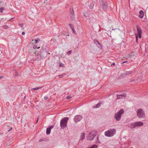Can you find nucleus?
I'll return each mask as SVG.
<instances>
[{
  "mask_svg": "<svg viewBox=\"0 0 148 148\" xmlns=\"http://www.w3.org/2000/svg\"><path fill=\"white\" fill-rule=\"evenodd\" d=\"M99 140L98 139V136H97V140L96 141L97 143H99Z\"/></svg>",
  "mask_w": 148,
  "mask_h": 148,
  "instance_id": "35",
  "label": "nucleus"
},
{
  "mask_svg": "<svg viewBox=\"0 0 148 148\" xmlns=\"http://www.w3.org/2000/svg\"><path fill=\"white\" fill-rule=\"evenodd\" d=\"M137 40H138V37L137 36H136V40L137 41Z\"/></svg>",
  "mask_w": 148,
  "mask_h": 148,
  "instance_id": "42",
  "label": "nucleus"
},
{
  "mask_svg": "<svg viewBox=\"0 0 148 148\" xmlns=\"http://www.w3.org/2000/svg\"><path fill=\"white\" fill-rule=\"evenodd\" d=\"M19 26L22 28V29H23L24 28L23 27V23H19L18 24Z\"/></svg>",
  "mask_w": 148,
  "mask_h": 148,
  "instance_id": "24",
  "label": "nucleus"
},
{
  "mask_svg": "<svg viewBox=\"0 0 148 148\" xmlns=\"http://www.w3.org/2000/svg\"><path fill=\"white\" fill-rule=\"evenodd\" d=\"M126 94L125 93L123 92L120 94H118L116 95V97L117 99H120L122 98H125Z\"/></svg>",
  "mask_w": 148,
  "mask_h": 148,
  "instance_id": "9",
  "label": "nucleus"
},
{
  "mask_svg": "<svg viewBox=\"0 0 148 148\" xmlns=\"http://www.w3.org/2000/svg\"><path fill=\"white\" fill-rule=\"evenodd\" d=\"M136 127L141 126L143 125V123L141 121L135 122Z\"/></svg>",
  "mask_w": 148,
  "mask_h": 148,
  "instance_id": "11",
  "label": "nucleus"
},
{
  "mask_svg": "<svg viewBox=\"0 0 148 148\" xmlns=\"http://www.w3.org/2000/svg\"><path fill=\"white\" fill-rule=\"evenodd\" d=\"M136 53L134 52H132L129 55V56L130 58H132L136 55Z\"/></svg>",
  "mask_w": 148,
  "mask_h": 148,
  "instance_id": "18",
  "label": "nucleus"
},
{
  "mask_svg": "<svg viewBox=\"0 0 148 148\" xmlns=\"http://www.w3.org/2000/svg\"><path fill=\"white\" fill-rule=\"evenodd\" d=\"M94 5V3H91L90 4V6H89L90 8L91 9H92L93 8Z\"/></svg>",
  "mask_w": 148,
  "mask_h": 148,
  "instance_id": "22",
  "label": "nucleus"
},
{
  "mask_svg": "<svg viewBox=\"0 0 148 148\" xmlns=\"http://www.w3.org/2000/svg\"><path fill=\"white\" fill-rule=\"evenodd\" d=\"M99 2L103 10L106 9L108 8L107 2L104 0H99Z\"/></svg>",
  "mask_w": 148,
  "mask_h": 148,
  "instance_id": "6",
  "label": "nucleus"
},
{
  "mask_svg": "<svg viewBox=\"0 0 148 148\" xmlns=\"http://www.w3.org/2000/svg\"><path fill=\"white\" fill-rule=\"evenodd\" d=\"M116 130L115 129H112L109 130L105 132V135L108 137H111L113 136L115 133Z\"/></svg>",
  "mask_w": 148,
  "mask_h": 148,
  "instance_id": "3",
  "label": "nucleus"
},
{
  "mask_svg": "<svg viewBox=\"0 0 148 148\" xmlns=\"http://www.w3.org/2000/svg\"><path fill=\"white\" fill-rule=\"evenodd\" d=\"M82 118L83 117L81 115H77L75 116L73 119L75 123H77L80 121Z\"/></svg>",
  "mask_w": 148,
  "mask_h": 148,
  "instance_id": "8",
  "label": "nucleus"
},
{
  "mask_svg": "<svg viewBox=\"0 0 148 148\" xmlns=\"http://www.w3.org/2000/svg\"><path fill=\"white\" fill-rule=\"evenodd\" d=\"M35 41L36 43H38L40 41V40L39 38H37V39H35Z\"/></svg>",
  "mask_w": 148,
  "mask_h": 148,
  "instance_id": "23",
  "label": "nucleus"
},
{
  "mask_svg": "<svg viewBox=\"0 0 148 148\" xmlns=\"http://www.w3.org/2000/svg\"><path fill=\"white\" fill-rule=\"evenodd\" d=\"M48 98V97H47V96H45L44 98V99L45 100H46Z\"/></svg>",
  "mask_w": 148,
  "mask_h": 148,
  "instance_id": "33",
  "label": "nucleus"
},
{
  "mask_svg": "<svg viewBox=\"0 0 148 148\" xmlns=\"http://www.w3.org/2000/svg\"><path fill=\"white\" fill-rule=\"evenodd\" d=\"M70 16L71 19L73 20L74 19V12L73 8H71L70 10Z\"/></svg>",
  "mask_w": 148,
  "mask_h": 148,
  "instance_id": "12",
  "label": "nucleus"
},
{
  "mask_svg": "<svg viewBox=\"0 0 148 148\" xmlns=\"http://www.w3.org/2000/svg\"><path fill=\"white\" fill-rule=\"evenodd\" d=\"M71 53H72L71 50L67 52V54L68 55H69Z\"/></svg>",
  "mask_w": 148,
  "mask_h": 148,
  "instance_id": "29",
  "label": "nucleus"
},
{
  "mask_svg": "<svg viewBox=\"0 0 148 148\" xmlns=\"http://www.w3.org/2000/svg\"><path fill=\"white\" fill-rule=\"evenodd\" d=\"M12 127H11L10 129H9V130H8V132L12 130Z\"/></svg>",
  "mask_w": 148,
  "mask_h": 148,
  "instance_id": "39",
  "label": "nucleus"
},
{
  "mask_svg": "<svg viewBox=\"0 0 148 148\" xmlns=\"http://www.w3.org/2000/svg\"><path fill=\"white\" fill-rule=\"evenodd\" d=\"M3 133H1L0 134V135L2 136L3 134Z\"/></svg>",
  "mask_w": 148,
  "mask_h": 148,
  "instance_id": "43",
  "label": "nucleus"
},
{
  "mask_svg": "<svg viewBox=\"0 0 148 148\" xmlns=\"http://www.w3.org/2000/svg\"><path fill=\"white\" fill-rule=\"evenodd\" d=\"M139 13L140 14L139 16V17L141 18H143L144 15V12L142 10H140Z\"/></svg>",
  "mask_w": 148,
  "mask_h": 148,
  "instance_id": "13",
  "label": "nucleus"
},
{
  "mask_svg": "<svg viewBox=\"0 0 148 148\" xmlns=\"http://www.w3.org/2000/svg\"><path fill=\"white\" fill-rule=\"evenodd\" d=\"M137 32L138 34H141V29H140V27H139L137 26Z\"/></svg>",
  "mask_w": 148,
  "mask_h": 148,
  "instance_id": "16",
  "label": "nucleus"
},
{
  "mask_svg": "<svg viewBox=\"0 0 148 148\" xmlns=\"http://www.w3.org/2000/svg\"><path fill=\"white\" fill-rule=\"evenodd\" d=\"M4 10L3 8H0V12L1 13H2L3 12V10Z\"/></svg>",
  "mask_w": 148,
  "mask_h": 148,
  "instance_id": "28",
  "label": "nucleus"
},
{
  "mask_svg": "<svg viewBox=\"0 0 148 148\" xmlns=\"http://www.w3.org/2000/svg\"><path fill=\"white\" fill-rule=\"evenodd\" d=\"M41 88L40 87H37L35 88H34L32 89V90H38L39 89H40Z\"/></svg>",
  "mask_w": 148,
  "mask_h": 148,
  "instance_id": "27",
  "label": "nucleus"
},
{
  "mask_svg": "<svg viewBox=\"0 0 148 148\" xmlns=\"http://www.w3.org/2000/svg\"><path fill=\"white\" fill-rule=\"evenodd\" d=\"M138 37L140 38H141V34H138Z\"/></svg>",
  "mask_w": 148,
  "mask_h": 148,
  "instance_id": "36",
  "label": "nucleus"
},
{
  "mask_svg": "<svg viewBox=\"0 0 148 148\" xmlns=\"http://www.w3.org/2000/svg\"><path fill=\"white\" fill-rule=\"evenodd\" d=\"M127 62V61H125L124 62H123L122 63H121V64L125 63L126 62Z\"/></svg>",
  "mask_w": 148,
  "mask_h": 148,
  "instance_id": "38",
  "label": "nucleus"
},
{
  "mask_svg": "<svg viewBox=\"0 0 148 148\" xmlns=\"http://www.w3.org/2000/svg\"><path fill=\"white\" fill-rule=\"evenodd\" d=\"M59 65L61 67H63L64 66V64L62 63H60Z\"/></svg>",
  "mask_w": 148,
  "mask_h": 148,
  "instance_id": "30",
  "label": "nucleus"
},
{
  "mask_svg": "<svg viewBox=\"0 0 148 148\" xmlns=\"http://www.w3.org/2000/svg\"><path fill=\"white\" fill-rule=\"evenodd\" d=\"M65 74H66L65 73H64L62 75H58L59 77L60 78H62L64 76Z\"/></svg>",
  "mask_w": 148,
  "mask_h": 148,
  "instance_id": "26",
  "label": "nucleus"
},
{
  "mask_svg": "<svg viewBox=\"0 0 148 148\" xmlns=\"http://www.w3.org/2000/svg\"><path fill=\"white\" fill-rule=\"evenodd\" d=\"M135 122L131 123H129L128 125V127L132 129L136 128Z\"/></svg>",
  "mask_w": 148,
  "mask_h": 148,
  "instance_id": "10",
  "label": "nucleus"
},
{
  "mask_svg": "<svg viewBox=\"0 0 148 148\" xmlns=\"http://www.w3.org/2000/svg\"><path fill=\"white\" fill-rule=\"evenodd\" d=\"M97 145H94L91 147H89V148H97Z\"/></svg>",
  "mask_w": 148,
  "mask_h": 148,
  "instance_id": "25",
  "label": "nucleus"
},
{
  "mask_svg": "<svg viewBox=\"0 0 148 148\" xmlns=\"http://www.w3.org/2000/svg\"><path fill=\"white\" fill-rule=\"evenodd\" d=\"M71 98V95H69L66 98L67 99H70Z\"/></svg>",
  "mask_w": 148,
  "mask_h": 148,
  "instance_id": "31",
  "label": "nucleus"
},
{
  "mask_svg": "<svg viewBox=\"0 0 148 148\" xmlns=\"http://www.w3.org/2000/svg\"><path fill=\"white\" fill-rule=\"evenodd\" d=\"M69 25L71 28L73 33L75 34H76V32L74 28L72 27V25L71 24H69Z\"/></svg>",
  "mask_w": 148,
  "mask_h": 148,
  "instance_id": "17",
  "label": "nucleus"
},
{
  "mask_svg": "<svg viewBox=\"0 0 148 148\" xmlns=\"http://www.w3.org/2000/svg\"><path fill=\"white\" fill-rule=\"evenodd\" d=\"M38 118L37 119V121H36V123H37L38 121Z\"/></svg>",
  "mask_w": 148,
  "mask_h": 148,
  "instance_id": "44",
  "label": "nucleus"
},
{
  "mask_svg": "<svg viewBox=\"0 0 148 148\" xmlns=\"http://www.w3.org/2000/svg\"><path fill=\"white\" fill-rule=\"evenodd\" d=\"M85 137V134L84 133H82L81 134L80 136V140H83Z\"/></svg>",
  "mask_w": 148,
  "mask_h": 148,
  "instance_id": "14",
  "label": "nucleus"
},
{
  "mask_svg": "<svg viewBox=\"0 0 148 148\" xmlns=\"http://www.w3.org/2000/svg\"><path fill=\"white\" fill-rule=\"evenodd\" d=\"M37 46L36 45H34L33 47V48L34 49H36V48H37Z\"/></svg>",
  "mask_w": 148,
  "mask_h": 148,
  "instance_id": "32",
  "label": "nucleus"
},
{
  "mask_svg": "<svg viewBox=\"0 0 148 148\" xmlns=\"http://www.w3.org/2000/svg\"><path fill=\"white\" fill-rule=\"evenodd\" d=\"M39 141H40H40H41L40 139V140H39Z\"/></svg>",
  "mask_w": 148,
  "mask_h": 148,
  "instance_id": "45",
  "label": "nucleus"
},
{
  "mask_svg": "<svg viewBox=\"0 0 148 148\" xmlns=\"http://www.w3.org/2000/svg\"><path fill=\"white\" fill-rule=\"evenodd\" d=\"M25 34V32H23L22 33V34L23 35H24Z\"/></svg>",
  "mask_w": 148,
  "mask_h": 148,
  "instance_id": "37",
  "label": "nucleus"
},
{
  "mask_svg": "<svg viewBox=\"0 0 148 148\" xmlns=\"http://www.w3.org/2000/svg\"><path fill=\"white\" fill-rule=\"evenodd\" d=\"M47 131H46V134L47 135H49L50 134V132H51V130L50 129H49V128H47Z\"/></svg>",
  "mask_w": 148,
  "mask_h": 148,
  "instance_id": "19",
  "label": "nucleus"
},
{
  "mask_svg": "<svg viewBox=\"0 0 148 148\" xmlns=\"http://www.w3.org/2000/svg\"><path fill=\"white\" fill-rule=\"evenodd\" d=\"M133 73V72L132 71H125L124 73V75H129L132 74Z\"/></svg>",
  "mask_w": 148,
  "mask_h": 148,
  "instance_id": "15",
  "label": "nucleus"
},
{
  "mask_svg": "<svg viewBox=\"0 0 148 148\" xmlns=\"http://www.w3.org/2000/svg\"><path fill=\"white\" fill-rule=\"evenodd\" d=\"M97 134V132L95 131H92L90 132L87 136V140H92L94 139V137Z\"/></svg>",
  "mask_w": 148,
  "mask_h": 148,
  "instance_id": "5",
  "label": "nucleus"
},
{
  "mask_svg": "<svg viewBox=\"0 0 148 148\" xmlns=\"http://www.w3.org/2000/svg\"><path fill=\"white\" fill-rule=\"evenodd\" d=\"M124 111L123 109H121L115 113L114 115V118L116 121H119L122 115L124 113Z\"/></svg>",
  "mask_w": 148,
  "mask_h": 148,
  "instance_id": "1",
  "label": "nucleus"
},
{
  "mask_svg": "<svg viewBox=\"0 0 148 148\" xmlns=\"http://www.w3.org/2000/svg\"><path fill=\"white\" fill-rule=\"evenodd\" d=\"M3 77V76H0V79L2 78Z\"/></svg>",
  "mask_w": 148,
  "mask_h": 148,
  "instance_id": "40",
  "label": "nucleus"
},
{
  "mask_svg": "<svg viewBox=\"0 0 148 148\" xmlns=\"http://www.w3.org/2000/svg\"><path fill=\"white\" fill-rule=\"evenodd\" d=\"M112 65L114 66L115 65V64L114 63H113Z\"/></svg>",
  "mask_w": 148,
  "mask_h": 148,
  "instance_id": "41",
  "label": "nucleus"
},
{
  "mask_svg": "<svg viewBox=\"0 0 148 148\" xmlns=\"http://www.w3.org/2000/svg\"><path fill=\"white\" fill-rule=\"evenodd\" d=\"M94 42H95V44L97 45H99L98 46H101L99 42H98V41L97 40H94Z\"/></svg>",
  "mask_w": 148,
  "mask_h": 148,
  "instance_id": "21",
  "label": "nucleus"
},
{
  "mask_svg": "<svg viewBox=\"0 0 148 148\" xmlns=\"http://www.w3.org/2000/svg\"><path fill=\"white\" fill-rule=\"evenodd\" d=\"M40 48V47H38V49H39V48Z\"/></svg>",
  "mask_w": 148,
  "mask_h": 148,
  "instance_id": "46",
  "label": "nucleus"
},
{
  "mask_svg": "<svg viewBox=\"0 0 148 148\" xmlns=\"http://www.w3.org/2000/svg\"><path fill=\"white\" fill-rule=\"evenodd\" d=\"M53 126H54L53 125L49 127L48 128H49V129H50L51 130V129H52L53 128Z\"/></svg>",
  "mask_w": 148,
  "mask_h": 148,
  "instance_id": "34",
  "label": "nucleus"
},
{
  "mask_svg": "<svg viewBox=\"0 0 148 148\" xmlns=\"http://www.w3.org/2000/svg\"><path fill=\"white\" fill-rule=\"evenodd\" d=\"M101 103H99L97 104L95 107H93L94 108H99L100 107L101 104Z\"/></svg>",
  "mask_w": 148,
  "mask_h": 148,
  "instance_id": "20",
  "label": "nucleus"
},
{
  "mask_svg": "<svg viewBox=\"0 0 148 148\" xmlns=\"http://www.w3.org/2000/svg\"><path fill=\"white\" fill-rule=\"evenodd\" d=\"M40 55L42 58H44L47 56V53L45 50L42 49L40 51Z\"/></svg>",
  "mask_w": 148,
  "mask_h": 148,
  "instance_id": "7",
  "label": "nucleus"
},
{
  "mask_svg": "<svg viewBox=\"0 0 148 148\" xmlns=\"http://www.w3.org/2000/svg\"><path fill=\"white\" fill-rule=\"evenodd\" d=\"M137 115L139 119L144 118L145 117V113L141 108H139L137 111Z\"/></svg>",
  "mask_w": 148,
  "mask_h": 148,
  "instance_id": "4",
  "label": "nucleus"
},
{
  "mask_svg": "<svg viewBox=\"0 0 148 148\" xmlns=\"http://www.w3.org/2000/svg\"><path fill=\"white\" fill-rule=\"evenodd\" d=\"M68 120L69 118L67 117H64L61 120L60 122V126L61 128L64 129L66 127Z\"/></svg>",
  "mask_w": 148,
  "mask_h": 148,
  "instance_id": "2",
  "label": "nucleus"
}]
</instances>
